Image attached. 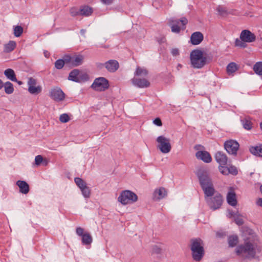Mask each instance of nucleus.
I'll use <instances>...</instances> for the list:
<instances>
[{
	"label": "nucleus",
	"instance_id": "f257e3e1",
	"mask_svg": "<svg viewBox=\"0 0 262 262\" xmlns=\"http://www.w3.org/2000/svg\"><path fill=\"white\" fill-rule=\"evenodd\" d=\"M196 175L204 191V196L206 197L212 196L215 193V189L207 170L204 168H200L197 170Z\"/></svg>",
	"mask_w": 262,
	"mask_h": 262
},
{
	"label": "nucleus",
	"instance_id": "f03ea898",
	"mask_svg": "<svg viewBox=\"0 0 262 262\" xmlns=\"http://www.w3.org/2000/svg\"><path fill=\"white\" fill-rule=\"evenodd\" d=\"M190 59L192 67L195 69H201L211 60L210 57L200 49H195L191 52Z\"/></svg>",
	"mask_w": 262,
	"mask_h": 262
},
{
	"label": "nucleus",
	"instance_id": "7ed1b4c3",
	"mask_svg": "<svg viewBox=\"0 0 262 262\" xmlns=\"http://www.w3.org/2000/svg\"><path fill=\"white\" fill-rule=\"evenodd\" d=\"M190 242V248L192 257L194 260L200 261L205 254L204 242L200 238H192Z\"/></svg>",
	"mask_w": 262,
	"mask_h": 262
},
{
	"label": "nucleus",
	"instance_id": "20e7f679",
	"mask_svg": "<svg viewBox=\"0 0 262 262\" xmlns=\"http://www.w3.org/2000/svg\"><path fill=\"white\" fill-rule=\"evenodd\" d=\"M235 252L237 255L245 254V258L247 259L254 258L256 254L254 246L250 242H246L243 244L237 246Z\"/></svg>",
	"mask_w": 262,
	"mask_h": 262
},
{
	"label": "nucleus",
	"instance_id": "39448f33",
	"mask_svg": "<svg viewBox=\"0 0 262 262\" xmlns=\"http://www.w3.org/2000/svg\"><path fill=\"white\" fill-rule=\"evenodd\" d=\"M239 38L235 39V45L243 48L247 47L246 42H252L256 40L255 34L249 30H243L240 34Z\"/></svg>",
	"mask_w": 262,
	"mask_h": 262
},
{
	"label": "nucleus",
	"instance_id": "423d86ee",
	"mask_svg": "<svg viewBox=\"0 0 262 262\" xmlns=\"http://www.w3.org/2000/svg\"><path fill=\"white\" fill-rule=\"evenodd\" d=\"M205 199L209 208L212 210L219 209L223 203L222 195L215 190L214 194L211 196H205Z\"/></svg>",
	"mask_w": 262,
	"mask_h": 262
},
{
	"label": "nucleus",
	"instance_id": "0eeeda50",
	"mask_svg": "<svg viewBox=\"0 0 262 262\" xmlns=\"http://www.w3.org/2000/svg\"><path fill=\"white\" fill-rule=\"evenodd\" d=\"M137 200V195L128 190L122 191L118 198V201L123 205H126L130 202H135Z\"/></svg>",
	"mask_w": 262,
	"mask_h": 262
},
{
	"label": "nucleus",
	"instance_id": "6e6552de",
	"mask_svg": "<svg viewBox=\"0 0 262 262\" xmlns=\"http://www.w3.org/2000/svg\"><path fill=\"white\" fill-rule=\"evenodd\" d=\"M187 19L184 17L180 19L171 18L170 20L169 23L171 27V31L173 33H179L181 30H184L185 29V25L187 24Z\"/></svg>",
	"mask_w": 262,
	"mask_h": 262
},
{
	"label": "nucleus",
	"instance_id": "1a4fd4ad",
	"mask_svg": "<svg viewBox=\"0 0 262 262\" xmlns=\"http://www.w3.org/2000/svg\"><path fill=\"white\" fill-rule=\"evenodd\" d=\"M156 141L158 143L157 147L162 153L167 154L170 151L171 146L168 138L160 136L157 138Z\"/></svg>",
	"mask_w": 262,
	"mask_h": 262
},
{
	"label": "nucleus",
	"instance_id": "9d476101",
	"mask_svg": "<svg viewBox=\"0 0 262 262\" xmlns=\"http://www.w3.org/2000/svg\"><path fill=\"white\" fill-rule=\"evenodd\" d=\"M91 87L97 91H104L109 88L108 81L104 77L96 78Z\"/></svg>",
	"mask_w": 262,
	"mask_h": 262
},
{
	"label": "nucleus",
	"instance_id": "9b49d317",
	"mask_svg": "<svg viewBox=\"0 0 262 262\" xmlns=\"http://www.w3.org/2000/svg\"><path fill=\"white\" fill-rule=\"evenodd\" d=\"M239 147V143L234 140H229L224 143V148L230 155L236 156Z\"/></svg>",
	"mask_w": 262,
	"mask_h": 262
},
{
	"label": "nucleus",
	"instance_id": "f8f14e48",
	"mask_svg": "<svg viewBox=\"0 0 262 262\" xmlns=\"http://www.w3.org/2000/svg\"><path fill=\"white\" fill-rule=\"evenodd\" d=\"M49 96L51 98L57 102L61 101L65 98V94L60 88L57 87L51 89Z\"/></svg>",
	"mask_w": 262,
	"mask_h": 262
},
{
	"label": "nucleus",
	"instance_id": "ddd939ff",
	"mask_svg": "<svg viewBox=\"0 0 262 262\" xmlns=\"http://www.w3.org/2000/svg\"><path fill=\"white\" fill-rule=\"evenodd\" d=\"M214 158L219 164V165H227L228 162V157L225 153L221 151H217L215 155Z\"/></svg>",
	"mask_w": 262,
	"mask_h": 262
},
{
	"label": "nucleus",
	"instance_id": "4468645a",
	"mask_svg": "<svg viewBox=\"0 0 262 262\" xmlns=\"http://www.w3.org/2000/svg\"><path fill=\"white\" fill-rule=\"evenodd\" d=\"M105 69L110 73L115 72L119 67V62L115 59H111L105 62Z\"/></svg>",
	"mask_w": 262,
	"mask_h": 262
},
{
	"label": "nucleus",
	"instance_id": "2eb2a0df",
	"mask_svg": "<svg viewBox=\"0 0 262 262\" xmlns=\"http://www.w3.org/2000/svg\"><path fill=\"white\" fill-rule=\"evenodd\" d=\"M195 156L197 159H200L206 163L211 162L212 160L210 154L205 150L197 151L195 154Z\"/></svg>",
	"mask_w": 262,
	"mask_h": 262
},
{
	"label": "nucleus",
	"instance_id": "dca6fc26",
	"mask_svg": "<svg viewBox=\"0 0 262 262\" xmlns=\"http://www.w3.org/2000/svg\"><path fill=\"white\" fill-rule=\"evenodd\" d=\"M70 57L71 59L69 65L72 67H77L81 65L84 59L83 56L80 54L75 55L73 56L70 55Z\"/></svg>",
	"mask_w": 262,
	"mask_h": 262
},
{
	"label": "nucleus",
	"instance_id": "f3484780",
	"mask_svg": "<svg viewBox=\"0 0 262 262\" xmlns=\"http://www.w3.org/2000/svg\"><path fill=\"white\" fill-rule=\"evenodd\" d=\"M71 58L69 55H65L62 59H59L55 62V67L57 70H60L62 69L64 64H68L70 62Z\"/></svg>",
	"mask_w": 262,
	"mask_h": 262
},
{
	"label": "nucleus",
	"instance_id": "a211bd4d",
	"mask_svg": "<svg viewBox=\"0 0 262 262\" xmlns=\"http://www.w3.org/2000/svg\"><path fill=\"white\" fill-rule=\"evenodd\" d=\"M16 185L19 188V192L23 194H27L30 190V187L28 183L22 180H18L16 182Z\"/></svg>",
	"mask_w": 262,
	"mask_h": 262
},
{
	"label": "nucleus",
	"instance_id": "6ab92c4d",
	"mask_svg": "<svg viewBox=\"0 0 262 262\" xmlns=\"http://www.w3.org/2000/svg\"><path fill=\"white\" fill-rule=\"evenodd\" d=\"M227 202L232 206H235L237 204L236 194L231 187L227 194Z\"/></svg>",
	"mask_w": 262,
	"mask_h": 262
},
{
	"label": "nucleus",
	"instance_id": "aec40b11",
	"mask_svg": "<svg viewBox=\"0 0 262 262\" xmlns=\"http://www.w3.org/2000/svg\"><path fill=\"white\" fill-rule=\"evenodd\" d=\"M132 82L134 85L140 88H147L150 84L149 82L144 78H134Z\"/></svg>",
	"mask_w": 262,
	"mask_h": 262
},
{
	"label": "nucleus",
	"instance_id": "412c9836",
	"mask_svg": "<svg viewBox=\"0 0 262 262\" xmlns=\"http://www.w3.org/2000/svg\"><path fill=\"white\" fill-rule=\"evenodd\" d=\"M203 35L200 32L193 33L190 37V41L193 45H199L203 40Z\"/></svg>",
	"mask_w": 262,
	"mask_h": 262
},
{
	"label": "nucleus",
	"instance_id": "4be33fe9",
	"mask_svg": "<svg viewBox=\"0 0 262 262\" xmlns=\"http://www.w3.org/2000/svg\"><path fill=\"white\" fill-rule=\"evenodd\" d=\"M167 195L166 189L163 187H160L155 190L153 194V199L155 201L163 199Z\"/></svg>",
	"mask_w": 262,
	"mask_h": 262
},
{
	"label": "nucleus",
	"instance_id": "5701e85b",
	"mask_svg": "<svg viewBox=\"0 0 262 262\" xmlns=\"http://www.w3.org/2000/svg\"><path fill=\"white\" fill-rule=\"evenodd\" d=\"M48 163L47 159L43 158L41 155H37L35 157L34 165L37 166H46Z\"/></svg>",
	"mask_w": 262,
	"mask_h": 262
},
{
	"label": "nucleus",
	"instance_id": "b1692460",
	"mask_svg": "<svg viewBox=\"0 0 262 262\" xmlns=\"http://www.w3.org/2000/svg\"><path fill=\"white\" fill-rule=\"evenodd\" d=\"M16 46V43L15 41L10 40L4 45V52L6 53H10L14 50Z\"/></svg>",
	"mask_w": 262,
	"mask_h": 262
},
{
	"label": "nucleus",
	"instance_id": "393cba45",
	"mask_svg": "<svg viewBox=\"0 0 262 262\" xmlns=\"http://www.w3.org/2000/svg\"><path fill=\"white\" fill-rule=\"evenodd\" d=\"M238 243V237L237 235H230L228 237V243L229 247H234Z\"/></svg>",
	"mask_w": 262,
	"mask_h": 262
},
{
	"label": "nucleus",
	"instance_id": "a878e982",
	"mask_svg": "<svg viewBox=\"0 0 262 262\" xmlns=\"http://www.w3.org/2000/svg\"><path fill=\"white\" fill-rule=\"evenodd\" d=\"M251 154L262 157V144L256 146H252L249 149Z\"/></svg>",
	"mask_w": 262,
	"mask_h": 262
},
{
	"label": "nucleus",
	"instance_id": "bb28decb",
	"mask_svg": "<svg viewBox=\"0 0 262 262\" xmlns=\"http://www.w3.org/2000/svg\"><path fill=\"white\" fill-rule=\"evenodd\" d=\"M4 75L9 80L12 81H17L14 71L11 69H7L4 71Z\"/></svg>",
	"mask_w": 262,
	"mask_h": 262
},
{
	"label": "nucleus",
	"instance_id": "cd10ccee",
	"mask_svg": "<svg viewBox=\"0 0 262 262\" xmlns=\"http://www.w3.org/2000/svg\"><path fill=\"white\" fill-rule=\"evenodd\" d=\"M80 15L88 16L92 14L93 9L88 6H83L80 8Z\"/></svg>",
	"mask_w": 262,
	"mask_h": 262
},
{
	"label": "nucleus",
	"instance_id": "c85d7f7f",
	"mask_svg": "<svg viewBox=\"0 0 262 262\" xmlns=\"http://www.w3.org/2000/svg\"><path fill=\"white\" fill-rule=\"evenodd\" d=\"M81 237V242L83 245H90L92 244L93 242V238L90 233L87 232L84 233V235Z\"/></svg>",
	"mask_w": 262,
	"mask_h": 262
},
{
	"label": "nucleus",
	"instance_id": "c756f323",
	"mask_svg": "<svg viewBox=\"0 0 262 262\" xmlns=\"http://www.w3.org/2000/svg\"><path fill=\"white\" fill-rule=\"evenodd\" d=\"M79 70L78 69H74L71 71L68 76V79L69 80L77 82V79L79 77Z\"/></svg>",
	"mask_w": 262,
	"mask_h": 262
},
{
	"label": "nucleus",
	"instance_id": "7c9ffc66",
	"mask_svg": "<svg viewBox=\"0 0 262 262\" xmlns=\"http://www.w3.org/2000/svg\"><path fill=\"white\" fill-rule=\"evenodd\" d=\"M253 69L257 75L262 76V62L258 61L256 62L253 66Z\"/></svg>",
	"mask_w": 262,
	"mask_h": 262
},
{
	"label": "nucleus",
	"instance_id": "2f4dec72",
	"mask_svg": "<svg viewBox=\"0 0 262 262\" xmlns=\"http://www.w3.org/2000/svg\"><path fill=\"white\" fill-rule=\"evenodd\" d=\"M3 86L5 89V92L7 94H11L13 93L14 91L13 85L9 81H7L4 84Z\"/></svg>",
	"mask_w": 262,
	"mask_h": 262
},
{
	"label": "nucleus",
	"instance_id": "473e14b6",
	"mask_svg": "<svg viewBox=\"0 0 262 262\" xmlns=\"http://www.w3.org/2000/svg\"><path fill=\"white\" fill-rule=\"evenodd\" d=\"M23 28L20 26H13V34L16 37H18L21 36L23 32Z\"/></svg>",
	"mask_w": 262,
	"mask_h": 262
},
{
	"label": "nucleus",
	"instance_id": "72a5a7b5",
	"mask_svg": "<svg viewBox=\"0 0 262 262\" xmlns=\"http://www.w3.org/2000/svg\"><path fill=\"white\" fill-rule=\"evenodd\" d=\"M243 127L247 130H250L252 128V123L247 118H243L241 120Z\"/></svg>",
	"mask_w": 262,
	"mask_h": 262
},
{
	"label": "nucleus",
	"instance_id": "f704fd0d",
	"mask_svg": "<svg viewBox=\"0 0 262 262\" xmlns=\"http://www.w3.org/2000/svg\"><path fill=\"white\" fill-rule=\"evenodd\" d=\"M89 79V76L86 73H80L79 74V77L77 79V83H81L85 82Z\"/></svg>",
	"mask_w": 262,
	"mask_h": 262
},
{
	"label": "nucleus",
	"instance_id": "c9c22d12",
	"mask_svg": "<svg viewBox=\"0 0 262 262\" xmlns=\"http://www.w3.org/2000/svg\"><path fill=\"white\" fill-rule=\"evenodd\" d=\"M216 11L218 12V14L222 16H226L228 15V12L226 8L222 6H219L216 8Z\"/></svg>",
	"mask_w": 262,
	"mask_h": 262
},
{
	"label": "nucleus",
	"instance_id": "e433bc0d",
	"mask_svg": "<svg viewBox=\"0 0 262 262\" xmlns=\"http://www.w3.org/2000/svg\"><path fill=\"white\" fill-rule=\"evenodd\" d=\"M237 65L234 62H231L227 67L228 73H233L237 70Z\"/></svg>",
	"mask_w": 262,
	"mask_h": 262
},
{
	"label": "nucleus",
	"instance_id": "4c0bfd02",
	"mask_svg": "<svg viewBox=\"0 0 262 262\" xmlns=\"http://www.w3.org/2000/svg\"><path fill=\"white\" fill-rule=\"evenodd\" d=\"M148 74V72L146 69L144 68H141L137 67L135 72V75L137 76H146Z\"/></svg>",
	"mask_w": 262,
	"mask_h": 262
},
{
	"label": "nucleus",
	"instance_id": "58836bf2",
	"mask_svg": "<svg viewBox=\"0 0 262 262\" xmlns=\"http://www.w3.org/2000/svg\"><path fill=\"white\" fill-rule=\"evenodd\" d=\"M42 90V87L40 84H37L34 79V95L40 94Z\"/></svg>",
	"mask_w": 262,
	"mask_h": 262
},
{
	"label": "nucleus",
	"instance_id": "ea45409f",
	"mask_svg": "<svg viewBox=\"0 0 262 262\" xmlns=\"http://www.w3.org/2000/svg\"><path fill=\"white\" fill-rule=\"evenodd\" d=\"M74 180L75 183L80 189H82L86 186V183L80 178H75Z\"/></svg>",
	"mask_w": 262,
	"mask_h": 262
},
{
	"label": "nucleus",
	"instance_id": "a19ab883",
	"mask_svg": "<svg viewBox=\"0 0 262 262\" xmlns=\"http://www.w3.org/2000/svg\"><path fill=\"white\" fill-rule=\"evenodd\" d=\"M80 190L82 192V195L84 198H89L90 196L91 190L89 187L86 186L85 187L80 189Z\"/></svg>",
	"mask_w": 262,
	"mask_h": 262
},
{
	"label": "nucleus",
	"instance_id": "79ce46f5",
	"mask_svg": "<svg viewBox=\"0 0 262 262\" xmlns=\"http://www.w3.org/2000/svg\"><path fill=\"white\" fill-rule=\"evenodd\" d=\"M228 174H231L233 176H236L238 173V170L237 168L232 165H230L228 166Z\"/></svg>",
	"mask_w": 262,
	"mask_h": 262
},
{
	"label": "nucleus",
	"instance_id": "37998d69",
	"mask_svg": "<svg viewBox=\"0 0 262 262\" xmlns=\"http://www.w3.org/2000/svg\"><path fill=\"white\" fill-rule=\"evenodd\" d=\"M219 169L221 173L224 175H228V166L226 165H219Z\"/></svg>",
	"mask_w": 262,
	"mask_h": 262
},
{
	"label": "nucleus",
	"instance_id": "c03bdc74",
	"mask_svg": "<svg viewBox=\"0 0 262 262\" xmlns=\"http://www.w3.org/2000/svg\"><path fill=\"white\" fill-rule=\"evenodd\" d=\"M234 222L238 226H241L244 224L243 220L240 217L239 214H237L234 215Z\"/></svg>",
	"mask_w": 262,
	"mask_h": 262
},
{
	"label": "nucleus",
	"instance_id": "a18cd8bd",
	"mask_svg": "<svg viewBox=\"0 0 262 262\" xmlns=\"http://www.w3.org/2000/svg\"><path fill=\"white\" fill-rule=\"evenodd\" d=\"M70 14L73 16L80 15V9L77 8H72L70 9Z\"/></svg>",
	"mask_w": 262,
	"mask_h": 262
},
{
	"label": "nucleus",
	"instance_id": "49530a36",
	"mask_svg": "<svg viewBox=\"0 0 262 262\" xmlns=\"http://www.w3.org/2000/svg\"><path fill=\"white\" fill-rule=\"evenodd\" d=\"M70 118L68 114H62L60 116L59 120L62 123H66L69 121Z\"/></svg>",
	"mask_w": 262,
	"mask_h": 262
},
{
	"label": "nucleus",
	"instance_id": "de8ad7c7",
	"mask_svg": "<svg viewBox=\"0 0 262 262\" xmlns=\"http://www.w3.org/2000/svg\"><path fill=\"white\" fill-rule=\"evenodd\" d=\"M29 85L28 91L31 94H33V78L30 77L28 81Z\"/></svg>",
	"mask_w": 262,
	"mask_h": 262
},
{
	"label": "nucleus",
	"instance_id": "09e8293b",
	"mask_svg": "<svg viewBox=\"0 0 262 262\" xmlns=\"http://www.w3.org/2000/svg\"><path fill=\"white\" fill-rule=\"evenodd\" d=\"M84 229L81 227H77L76 230V234L80 236H82L84 235Z\"/></svg>",
	"mask_w": 262,
	"mask_h": 262
},
{
	"label": "nucleus",
	"instance_id": "8fccbe9b",
	"mask_svg": "<svg viewBox=\"0 0 262 262\" xmlns=\"http://www.w3.org/2000/svg\"><path fill=\"white\" fill-rule=\"evenodd\" d=\"M152 253L159 254L160 253L161 251V249L157 245H155L152 247Z\"/></svg>",
	"mask_w": 262,
	"mask_h": 262
},
{
	"label": "nucleus",
	"instance_id": "3c124183",
	"mask_svg": "<svg viewBox=\"0 0 262 262\" xmlns=\"http://www.w3.org/2000/svg\"><path fill=\"white\" fill-rule=\"evenodd\" d=\"M153 123L154 124L158 126H161L162 125L161 120L159 118H156L154 119Z\"/></svg>",
	"mask_w": 262,
	"mask_h": 262
},
{
	"label": "nucleus",
	"instance_id": "603ef678",
	"mask_svg": "<svg viewBox=\"0 0 262 262\" xmlns=\"http://www.w3.org/2000/svg\"><path fill=\"white\" fill-rule=\"evenodd\" d=\"M228 215L227 216L229 217H234V215H236L238 214L237 213L235 212V211H234L232 210L228 209Z\"/></svg>",
	"mask_w": 262,
	"mask_h": 262
},
{
	"label": "nucleus",
	"instance_id": "864d4df0",
	"mask_svg": "<svg viewBox=\"0 0 262 262\" xmlns=\"http://www.w3.org/2000/svg\"><path fill=\"white\" fill-rule=\"evenodd\" d=\"M171 53L173 56H176L179 54V51L177 48H173L171 49Z\"/></svg>",
	"mask_w": 262,
	"mask_h": 262
},
{
	"label": "nucleus",
	"instance_id": "5fc2aeb1",
	"mask_svg": "<svg viewBox=\"0 0 262 262\" xmlns=\"http://www.w3.org/2000/svg\"><path fill=\"white\" fill-rule=\"evenodd\" d=\"M113 0H101L102 2L105 5H109L113 3Z\"/></svg>",
	"mask_w": 262,
	"mask_h": 262
},
{
	"label": "nucleus",
	"instance_id": "6e6d98bb",
	"mask_svg": "<svg viewBox=\"0 0 262 262\" xmlns=\"http://www.w3.org/2000/svg\"><path fill=\"white\" fill-rule=\"evenodd\" d=\"M97 68L100 69H101L103 67L105 68V63H98L97 64Z\"/></svg>",
	"mask_w": 262,
	"mask_h": 262
},
{
	"label": "nucleus",
	"instance_id": "4d7b16f0",
	"mask_svg": "<svg viewBox=\"0 0 262 262\" xmlns=\"http://www.w3.org/2000/svg\"><path fill=\"white\" fill-rule=\"evenodd\" d=\"M43 54L45 57L49 58L50 57V53L48 51H45Z\"/></svg>",
	"mask_w": 262,
	"mask_h": 262
},
{
	"label": "nucleus",
	"instance_id": "13d9d810",
	"mask_svg": "<svg viewBox=\"0 0 262 262\" xmlns=\"http://www.w3.org/2000/svg\"><path fill=\"white\" fill-rule=\"evenodd\" d=\"M257 204L258 206L262 207V198H260L257 200Z\"/></svg>",
	"mask_w": 262,
	"mask_h": 262
},
{
	"label": "nucleus",
	"instance_id": "bf43d9fd",
	"mask_svg": "<svg viewBox=\"0 0 262 262\" xmlns=\"http://www.w3.org/2000/svg\"><path fill=\"white\" fill-rule=\"evenodd\" d=\"M85 32H86V30L85 29H81L80 30V34L81 35L84 36Z\"/></svg>",
	"mask_w": 262,
	"mask_h": 262
},
{
	"label": "nucleus",
	"instance_id": "052dcab7",
	"mask_svg": "<svg viewBox=\"0 0 262 262\" xmlns=\"http://www.w3.org/2000/svg\"><path fill=\"white\" fill-rule=\"evenodd\" d=\"M4 83L1 79H0V90L3 87Z\"/></svg>",
	"mask_w": 262,
	"mask_h": 262
},
{
	"label": "nucleus",
	"instance_id": "680f3d73",
	"mask_svg": "<svg viewBox=\"0 0 262 262\" xmlns=\"http://www.w3.org/2000/svg\"><path fill=\"white\" fill-rule=\"evenodd\" d=\"M165 41V38H162L161 39V40H159L158 41L160 42V43H162V42H164Z\"/></svg>",
	"mask_w": 262,
	"mask_h": 262
},
{
	"label": "nucleus",
	"instance_id": "e2e57ef3",
	"mask_svg": "<svg viewBox=\"0 0 262 262\" xmlns=\"http://www.w3.org/2000/svg\"><path fill=\"white\" fill-rule=\"evenodd\" d=\"M19 85H21L23 84V82L21 81H18L17 80V81H16Z\"/></svg>",
	"mask_w": 262,
	"mask_h": 262
},
{
	"label": "nucleus",
	"instance_id": "0e129e2a",
	"mask_svg": "<svg viewBox=\"0 0 262 262\" xmlns=\"http://www.w3.org/2000/svg\"><path fill=\"white\" fill-rule=\"evenodd\" d=\"M260 128H261V130H262V122H261V123H260Z\"/></svg>",
	"mask_w": 262,
	"mask_h": 262
},
{
	"label": "nucleus",
	"instance_id": "69168bd1",
	"mask_svg": "<svg viewBox=\"0 0 262 262\" xmlns=\"http://www.w3.org/2000/svg\"><path fill=\"white\" fill-rule=\"evenodd\" d=\"M178 67H182V65L180 64H179L178 66Z\"/></svg>",
	"mask_w": 262,
	"mask_h": 262
}]
</instances>
